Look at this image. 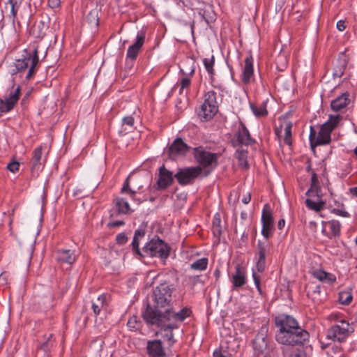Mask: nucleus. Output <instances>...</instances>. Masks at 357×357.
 Here are the masks:
<instances>
[{
    "instance_id": "nucleus-1",
    "label": "nucleus",
    "mask_w": 357,
    "mask_h": 357,
    "mask_svg": "<svg viewBox=\"0 0 357 357\" xmlns=\"http://www.w3.org/2000/svg\"><path fill=\"white\" fill-rule=\"evenodd\" d=\"M275 325L279 328L275 334L276 341L287 347L303 346L310 337L309 333L298 325L295 318L290 315H280L275 318Z\"/></svg>"
},
{
    "instance_id": "nucleus-2",
    "label": "nucleus",
    "mask_w": 357,
    "mask_h": 357,
    "mask_svg": "<svg viewBox=\"0 0 357 357\" xmlns=\"http://www.w3.org/2000/svg\"><path fill=\"white\" fill-rule=\"evenodd\" d=\"M174 291L173 284L167 282L161 283L153 290L154 303L153 306L147 304L145 311L142 313L144 321L154 325L153 318L160 319L169 310L173 308V296Z\"/></svg>"
},
{
    "instance_id": "nucleus-3",
    "label": "nucleus",
    "mask_w": 357,
    "mask_h": 357,
    "mask_svg": "<svg viewBox=\"0 0 357 357\" xmlns=\"http://www.w3.org/2000/svg\"><path fill=\"white\" fill-rule=\"evenodd\" d=\"M341 119L340 114L330 115L328 120L324 123L318 134L313 126H310V143L312 150L316 146L328 144L331 142V133L337 127Z\"/></svg>"
},
{
    "instance_id": "nucleus-4",
    "label": "nucleus",
    "mask_w": 357,
    "mask_h": 357,
    "mask_svg": "<svg viewBox=\"0 0 357 357\" xmlns=\"http://www.w3.org/2000/svg\"><path fill=\"white\" fill-rule=\"evenodd\" d=\"M39 64V56L38 47H34L32 50H24L22 58L17 59L14 63V68L11 74L16 75L27 69L29 66L26 79L29 80L35 75Z\"/></svg>"
},
{
    "instance_id": "nucleus-5",
    "label": "nucleus",
    "mask_w": 357,
    "mask_h": 357,
    "mask_svg": "<svg viewBox=\"0 0 357 357\" xmlns=\"http://www.w3.org/2000/svg\"><path fill=\"white\" fill-rule=\"evenodd\" d=\"M192 312L188 307H183L179 312H175L173 308L169 310V312H167L160 319L153 318L154 325L165 329L173 330L178 328V326L176 321H183L187 317H190Z\"/></svg>"
},
{
    "instance_id": "nucleus-6",
    "label": "nucleus",
    "mask_w": 357,
    "mask_h": 357,
    "mask_svg": "<svg viewBox=\"0 0 357 357\" xmlns=\"http://www.w3.org/2000/svg\"><path fill=\"white\" fill-rule=\"evenodd\" d=\"M170 250V246L158 236L146 243L142 249L144 257H158L162 260L169 257Z\"/></svg>"
},
{
    "instance_id": "nucleus-7",
    "label": "nucleus",
    "mask_w": 357,
    "mask_h": 357,
    "mask_svg": "<svg viewBox=\"0 0 357 357\" xmlns=\"http://www.w3.org/2000/svg\"><path fill=\"white\" fill-rule=\"evenodd\" d=\"M218 111L217 93L214 91L205 93L204 103L201 105L198 113L199 116L204 121H208L216 114Z\"/></svg>"
},
{
    "instance_id": "nucleus-8",
    "label": "nucleus",
    "mask_w": 357,
    "mask_h": 357,
    "mask_svg": "<svg viewBox=\"0 0 357 357\" xmlns=\"http://www.w3.org/2000/svg\"><path fill=\"white\" fill-rule=\"evenodd\" d=\"M192 153L195 161L199 164L198 167L206 169L208 167H216L218 155L217 153H211L202 146L192 149Z\"/></svg>"
},
{
    "instance_id": "nucleus-9",
    "label": "nucleus",
    "mask_w": 357,
    "mask_h": 357,
    "mask_svg": "<svg viewBox=\"0 0 357 357\" xmlns=\"http://www.w3.org/2000/svg\"><path fill=\"white\" fill-rule=\"evenodd\" d=\"M203 172L200 167H188L178 169L174 177L181 185H191Z\"/></svg>"
},
{
    "instance_id": "nucleus-10",
    "label": "nucleus",
    "mask_w": 357,
    "mask_h": 357,
    "mask_svg": "<svg viewBox=\"0 0 357 357\" xmlns=\"http://www.w3.org/2000/svg\"><path fill=\"white\" fill-rule=\"evenodd\" d=\"M268 326H262L252 342L255 355L257 356H266L268 353Z\"/></svg>"
},
{
    "instance_id": "nucleus-11",
    "label": "nucleus",
    "mask_w": 357,
    "mask_h": 357,
    "mask_svg": "<svg viewBox=\"0 0 357 357\" xmlns=\"http://www.w3.org/2000/svg\"><path fill=\"white\" fill-rule=\"evenodd\" d=\"M262 229L261 234L267 240L274 230V219L273 211L269 204L264 205L261 214Z\"/></svg>"
},
{
    "instance_id": "nucleus-12",
    "label": "nucleus",
    "mask_w": 357,
    "mask_h": 357,
    "mask_svg": "<svg viewBox=\"0 0 357 357\" xmlns=\"http://www.w3.org/2000/svg\"><path fill=\"white\" fill-rule=\"evenodd\" d=\"M192 149L183 142L182 138L177 137L168 148V156L172 160H176L178 157L185 156Z\"/></svg>"
},
{
    "instance_id": "nucleus-13",
    "label": "nucleus",
    "mask_w": 357,
    "mask_h": 357,
    "mask_svg": "<svg viewBox=\"0 0 357 357\" xmlns=\"http://www.w3.org/2000/svg\"><path fill=\"white\" fill-rule=\"evenodd\" d=\"M341 325H334L327 331V337L334 341L344 342L349 335V323L344 320L340 321Z\"/></svg>"
},
{
    "instance_id": "nucleus-14",
    "label": "nucleus",
    "mask_w": 357,
    "mask_h": 357,
    "mask_svg": "<svg viewBox=\"0 0 357 357\" xmlns=\"http://www.w3.org/2000/svg\"><path fill=\"white\" fill-rule=\"evenodd\" d=\"M254 142L255 140L250 137L248 130L243 123H241L238 131L231 140V143L234 147H243V145H251Z\"/></svg>"
},
{
    "instance_id": "nucleus-15",
    "label": "nucleus",
    "mask_w": 357,
    "mask_h": 357,
    "mask_svg": "<svg viewBox=\"0 0 357 357\" xmlns=\"http://www.w3.org/2000/svg\"><path fill=\"white\" fill-rule=\"evenodd\" d=\"M158 171V178L156 183L157 189L164 190L173 183L175 177L173 173L167 169L164 165L159 168Z\"/></svg>"
},
{
    "instance_id": "nucleus-16",
    "label": "nucleus",
    "mask_w": 357,
    "mask_h": 357,
    "mask_svg": "<svg viewBox=\"0 0 357 357\" xmlns=\"http://www.w3.org/2000/svg\"><path fill=\"white\" fill-rule=\"evenodd\" d=\"M232 290H238L243 287L247 282L246 268L241 264H238L235 266V272L231 278Z\"/></svg>"
},
{
    "instance_id": "nucleus-17",
    "label": "nucleus",
    "mask_w": 357,
    "mask_h": 357,
    "mask_svg": "<svg viewBox=\"0 0 357 357\" xmlns=\"http://www.w3.org/2000/svg\"><path fill=\"white\" fill-rule=\"evenodd\" d=\"M241 81L244 84H248L254 81L253 57L249 54L244 61Z\"/></svg>"
},
{
    "instance_id": "nucleus-18",
    "label": "nucleus",
    "mask_w": 357,
    "mask_h": 357,
    "mask_svg": "<svg viewBox=\"0 0 357 357\" xmlns=\"http://www.w3.org/2000/svg\"><path fill=\"white\" fill-rule=\"evenodd\" d=\"M145 40V33L144 32L139 33L136 37V41L134 44L128 47L127 52V59L134 61L137 59Z\"/></svg>"
},
{
    "instance_id": "nucleus-19",
    "label": "nucleus",
    "mask_w": 357,
    "mask_h": 357,
    "mask_svg": "<svg viewBox=\"0 0 357 357\" xmlns=\"http://www.w3.org/2000/svg\"><path fill=\"white\" fill-rule=\"evenodd\" d=\"M147 354L150 357H165L166 353L162 342L159 340H150L147 342Z\"/></svg>"
},
{
    "instance_id": "nucleus-20",
    "label": "nucleus",
    "mask_w": 357,
    "mask_h": 357,
    "mask_svg": "<svg viewBox=\"0 0 357 357\" xmlns=\"http://www.w3.org/2000/svg\"><path fill=\"white\" fill-rule=\"evenodd\" d=\"M305 195L310 197H317V198H321V197L322 196L318 177L314 172H312L310 188L306 192Z\"/></svg>"
},
{
    "instance_id": "nucleus-21",
    "label": "nucleus",
    "mask_w": 357,
    "mask_h": 357,
    "mask_svg": "<svg viewBox=\"0 0 357 357\" xmlns=\"http://www.w3.org/2000/svg\"><path fill=\"white\" fill-rule=\"evenodd\" d=\"M349 96L348 93H344L337 97L331 103V109L334 112H339L346 107L350 102Z\"/></svg>"
},
{
    "instance_id": "nucleus-22",
    "label": "nucleus",
    "mask_w": 357,
    "mask_h": 357,
    "mask_svg": "<svg viewBox=\"0 0 357 357\" xmlns=\"http://www.w3.org/2000/svg\"><path fill=\"white\" fill-rule=\"evenodd\" d=\"M56 259L61 263L72 264L75 261L76 257L70 250H59L56 252Z\"/></svg>"
},
{
    "instance_id": "nucleus-23",
    "label": "nucleus",
    "mask_w": 357,
    "mask_h": 357,
    "mask_svg": "<svg viewBox=\"0 0 357 357\" xmlns=\"http://www.w3.org/2000/svg\"><path fill=\"white\" fill-rule=\"evenodd\" d=\"M43 147L41 146L36 148L33 151V157L31 161V170L33 173L38 171L43 165L42 162Z\"/></svg>"
},
{
    "instance_id": "nucleus-24",
    "label": "nucleus",
    "mask_w": 357,
    "mask_h": 357,
    "mask_svg": "<svg viewBox=\"0 0 357 357\" xmlns=\"http://www.w3.org/2000/svg\"><path fill=\"white\" fill-rule=\"evenodd\" d=\"M114 204L119 214H129L132 212L128 202L124 198L116 197Z\"/></svg>"
},
{
    "instance_id": "nucleus-25",
    "label": "nucleus",
    "mask_w": 357,
    "mask_h": 357,
    "mask_svg": "<svg viewBox=\"0 0 357 357\" xmlns=\"http://www.w3.org/2000/svg\"><path fill=\"white\" fill-rule=\"evenodd\" d=\"M17 102L15 98H11L10 96L6 97L5 99H0V112H9L13 109Z\"/></svg>"
},
{
    "instance_id": "nucleus-26",
    "label": "nucleus",
    "mask_w": 357,
    "mask_h": 357,
    "mask_svg": "<svg viewBox=\"0 0 357 357\" xmlns=\"http://www.w3.org/2000/svg\"><path fill=\"white\" fill-rule=\"evenodd\" d=\"M47 29L48 26L43 21H40L33 25L31 33L36 38H43Z\"/></svg>"
},
{
    "instance_id": "nucleus-27",
    "label": "nucleus",
    "mask_w": 357,
    "mask_h": 357,
    "mask_svg": "<svg viewBox=\"0 0 357 357\" xmlns=\"http://www.w3.org/2000/svg\"><path fill=\"white\" fill-rule=\"evenodd\" d=\"M121 193H128V195H130L132 200L137 202L138 204L143 202V200H141L136 197L137 191L133 190L130 188V176L127 177L126 181H124L123 187L121 188Z\"/></svg>"
},
{
    "instance_id": "nucleus-28",
    "label": "nucleus",
    "mask_w": 357,
    "mask_h": 357,
    "mask_svg": "<svg viewBox=\"0 0 357 357\" xmlns=\"http://www.w3.org/2000/svg\"><path fill=\"white\" fill-rule=\"evenodd\" d=\"M235 156L239 162V165L248 168V163L247 162L248 151L243 149V147H238L235 153Z\"/></svg>"
},
{
    "instance_id": "nucleus-29",
    "label": "nucleus",
    "mask_w": 357,
    "mask_h": 357,
    "mask_svg": "<svg viewBox=\"0 0 357 357\" xmlns=\"http://www.w3.org/2000/svg\"><path fill=\"white\" fill-rule=\"evenodd\" d=\"M266 104L267 100L264 101L259 105H251L250 107L252 109V112L257 117L265 116L268 114V111L266 109Z\"/></svg>"
},
{
    "instance_id": "nucleus-30",
    "label": "nucleus",
    "mask_w": 357,
    "mask_h": 357,
    "mask_svg": "<svg viewBox=\"0 0 357 357\" xmlns=\"http://www.w3.org/2000/svg\"><path fill=\"white\" fill-rule=\"evenodd\" d=\"M327 225L331 231V234L328 236L330 238H331L333 236L336 237L340 236L341 225L339 221L336 220H332L328 221Z\"/></svg>"
},
{
    "instance_id": "nucleus-31",
    "label": "nucleus",
    "mask_w": 357,
    "mask_h": 357,
    "mask_svg": "<svg viewBox=\"0 0 357 357\" xmlns=\"http://www.w3.org/2000/svg\"><path fill=\"white\" fill-rule=\"evenodd\" d=\"M318 199H320V198H318ZM325 202L318 200L317 202L313 201L311 199H307L305 200V205L306 206L313 211H315L317 212L320 211L324 208Z\"/></svg>"
},
{
    "instance_id": "nucleus-32",
    "label": "nucleus",
    "mask_w": 357,
    "mask_h": 357,
    "mask_svg": "<svg viewBox=\"0 0 357 357\" xmlns=\"http://www.w3.org/2000/svg\"><path fill=\"white\" fill-rule=\"evenodd\" d=\"M283 354L285 357H305L303 352L294 347L290 348H284L282 350Z\"/></svg>"
},
{
    "instance_id": "nucleus-33",
    "label": "nucleus",
    "mask_w": 357,
    "mask_h": 357,
    "mask_svg": "<svg viewBox=\"0 0 357 357\" xmlns=\"http://www.w3.org/2000/svg\"><path fill=\"white\" fill-rule=\"evenodd\" d=\"M105 301H106V296L102 294V295H100L97 298L96 303H93L92 309H93V313L95 314V315H98L100 314L101 308L104 306Z\"/></svg>"
},
{
    "instance_id": "nucleus-34",
    "label": "nucleus",
    "mask_w": 357,
    "mask_h": 357,
    "mask_svg": "<svg viewBox=\"0 0 357 357\" xmlns=\"http://www.w3.org/2000/svg\"><path fill=\"white\" fill-rule=\"evenodd\" d=\"M214 62L215 59L213 55H212L211 58H204L203 60L204 67L208 73L210 75L211 79H213V77L215 75V71L213 69Z\"/></svg>"
},
{
    "instance_id": "nucleus-35",
    "label": "nucleus",
    "mask_w": 357,
    "mask_h": 357,
    "mask_svg": "<svg viewBox=\"0 0 357 357\" xmlns=\"http://www.w3.org/2000/svg\"><path fill=\"white\" fill-rule=\"evenodd\" d=\"M208 261L206 257L199 259L190 265V268L193 270L204 271L207 268Z\"/></svg>"
},
{
    "instance_id": "nucleus-36",
    "label": "nucleus",
    "mask_w": 357,
    "mask_h": 357,
    "mask_svg": "<svg viewBox=\"0 0 357 357\" xmlns=\"http://www.w3.org/2000/svg\"><path fill=\"white\" fill-rule=\"evenodd\" d=\"M292 123L288 122L287 123L284 128V142L289 145L291 146L292 144V139H291V128H292Z\"/></svg>"
},
{
    "instance_id": "nucleus-37",
    "label": "nucleus",
    "mask_w": 357,
    "mask_h": 357,
    "mask_svg": "<svg viewBox=\"0 0 357 357\" xmlns=\"http://www.w3.org/2000/svg\"><path fill=\"white\" fill-rule=\"evenodd\" d=\"M127 326L130 330L136 331L140 328L141 321L138 319L137 316H132L129 319Z\"/></svg>"
},
{
    "instance_id": "nucleus-38",
    "label": "nucleus",
    "mask_w": 357,
    "mask_h": 357,
    "mask_svg": "<svg viewBox=\"0 0 357 357\" xmlns=\"http://www.w3.org/2000/svg\"><path fill=\"white\" fill-rule=\"evenodd\" d=\"M352 301V295L350 292L342 291L339 294V301L343 305H349Z\"/></svg>"
},
{
    "instance_id": "nucleus-39",
    "label": "nucleus",
    "mask_w": 357,
    "mask_h": 357,
    "mask_svg": "<svg viewBox=\"0 0 357 357\" xmlns=\"http://www.w3.org/2000/svg\"><path fill=\"white\" fill-rule=\"evenodd\" d=\"M258 250V259L257 260H266V255L267 252L266 247L264 243L259 241L257 243Z\"/></svg>"
},
{
    "instance_id": "nucleus-40",
    "label": "nucleus",
    "mask_w": 357,
    "mask_h": 357,
    "mask_svg": "<svg viewBox=\"0 0 357 357\" xmlns=\"http://www.w3.org/2000/svg\"><path fill=\"white\" fill-rule=\"evenodd\" d=\"M140 240L141 239H139L137 236H134L131 245L132 251L135 255H137L141 257H144V255H143L139 248Z\"/></svg>"
},
{
    "instance_id": "nucleus-41",
    "label": "nucleus",
    "mask_w": 357,
    "mask_h": 357,
    "mask_svg": "<svg viewBox=\"0 0 357 357\" xmlns=\"http://www.w3.org/2000/svg\"><path fill=\"white\" fill-rule=\"evenodd\" d=\"M347 63L345 61H343L340 66H337L334 68L333 75L334 77H341L343 74L344 69L346 68Z\"/></svg>"
},
{
    "instance_id": "nucleus-42",
    "label": "nucleus",
    "mask_w": 357,
    "mask_h": 357,
    "mask_svg": "<svg viewBox=\"0 0 357 357\" xmlns=\"http://www.w3.org/2000/svg\"><path fill=\"white\" fill-rule=\"evenodd\" d=\"M252 278L257 291L260 295H263V291L261 288V277L258 275L255 270H252Z\"/></svg>"
},
{
    "instance_id": "nucleus-43",
    "label": "nucleus",
    "mask_w": 357,
    "mask_h": 357,
    "mask_svg": "<svg viewBox=\"0 0 357 357\" xmlns=\"http://www.w3.org/2000/svg\"><path fill=\"white\" fill-rule=\"evenodd\" d=\"M9 3L11 6L10 13H11V16L13 18V20H12L13 23L15 24L16 22L18 24V26H20V22L17 17V8L19 6V5H14V3Z\"/></svg>"
},
{
    "instance_id": "nucleus-44",
    "label": "nucleus",
    "mask_w": 357,
    "mask_h": 357,
    "mask_svg": "<svg viewBox=\"0 0 357 357\" xmlns=\"http://www.w3.org/2000/svg\"><path fill=\"white\" fill-rule=\"evenodd\" d=\"M86 20L90 24L98 25L99 20L97 16V12L95 10L91 11L86 16Z\"/></svg>"
},
{
    "instance_id": "nucleus-45",
    "label": "nucleus",
    "mask_w": 357,
    "mask_h": 357,
    "mask_svg": "<svg viewBox=\"0 0 357 357\" xmlns=\"http://www.w3.org/2000/svg\"><path fill=\"white\" fill-rule=\"evenodd\" d=\"M327 274L328 273L323 270H317L313 272L314 277L321 282L326 281Z\"/></svg>"
},
{
    "instance_id": "nucleus-46",
    "label": "nucleus",
    "mask_w": 357,
    "mask_h": 357,
    "mask_svg": "<svg viewBox=\"0 0 357 357\" xmlns=\"http://www.w3.org/2000/svg\"><path fill=\"white\" fill-rule=\"evenodd\" d=\"M191 83L190 79L188 77H184L181 79V88L179 90V93H181L183 90L187 89L190 86Z\"/></svg>"
},
{
    "instance_id": "nucleus-47",
    "label": "nucleus",
    "mask_w": 357,
    "mask_h": 357,
    "mask_svg": "<svg viewBox=\"0 0 357 357\" xmlns=\"http://www.w3.org/2000/svg\"><path fill=\"white\" fill-rule=\"evenodd\" d=\"M116 243L119 245H124L128 241V237L125 233H120L116 237Z\"/></svg>"
},
{
    "instance_id": "nucleus-48",
    "label": "nucleus",
    "mask_w": 357,
    "mask_h": 357,
    "mask_svg": "<svg viewBox=\"0 0 357 357\" xmlns=\"http://www.w3.org/2000/svg\"><path fill=\"white\" fill-rule=\"evenodd\" d=\"M20 163L17 161H11L10 163L7 165V169L15 173L19 170Z\"/></svg>"
},
{
    "instance_id": "nucleus-49",
    "label": "nucleus",
    "mask_w": 357,
    "mask_h": 357,
    "mask_svg": "<svg viewBox=\"0 0 357 357\" xmlns=\"http://www.w3.org/2000/svg\"><path fill=\"white\" fill-rule=\"evenodd\" d=\"M266 268V260H257L256 263V270L259 273H263Z\"/></svg>"
},
{
    "instance_id": "nucleus-50",
    "label": "nucleus",
    "mask_w": 357,
    "mask_h": 357,
    "mask_svg": "<svg viewBox=\"0 0 357 357\" xmlns=\"http://www.w3.org/2000/svg\"><path fill=\"white\" fill-rule=\"evenodd\" d=\"M332 213L337 215H340V216L344 217V218L349 217V214L348 212H347L346 211H344V210L338 209V208H333L332 211Z\"/></svg>"
},
{
    "instance_id": "nucleus-51",
    "label": "nucleus",
    "mask_w": 357,
    "mask_h": 357,
    "mask_svg": "<svg viewBox=\"0 0 357 357\" xmlns=\"http://www.w3.org/2000/svg\"><path fill=\"white\" fill-rule=\"evenodd\" d=\"M123 124L127 125L130 127L134 126V118L132 116H128L123 119Z\"/></svg>"
},
{
    "instance_id": "nucleus-52",
    "label": "nucleus",
    "mask_w": 357,
    "mask_h": 357,
    "mask_svg": "<svg viewBox=\"0 0 357 357\" xmlns=\"http://www.w3.org/2000/svg\"><path fill=\"white\" fill-rule=\"evenodd\" d=\"M164 331L165 329L163 328H162ZM168 330V333L165 335V337L167 338V340L169 342V344L170 346H172L174 343V334L172 333V330H170V329H165V331Z\"/></svg>"
},
{
    "instance_id": "nucleus-53",
    "label": "nucleus",
    "mask_w": 357,
    "mask_h": 357,
    "mask_svg": "<svg viewBox=\"0 0 357 357\" xmlns=\"http://www.w3.org/2000/svg\"><path fill=\"white\" fill-rule=\"evenodd\" d=\"M213 357H230V354L225 351L215 350L213 352Z\"/></svg>"
},
{
    "instance_id": "nucleus-54",
    "label": "nucleus",
    "mask_w": 357,
    "mask_h": 357,
    "mask_svg": "<svg viewBox=\"0 0 357 357\" xmlns=\"http://www.w3.org/2000/svg\"><path fill=\"white\" fill-rule=\"evenodd\" d=\"M48 5L51 8H57L60 7L61 1L60 0H48Z\"/></svg>"
},
{
    "instance_id": "nucleus-55",
    "label": "nucleus",
    "mask_w": 357,
    "mask_h": 357,
    "mask_svg": "<svg viewBox=\"0 0 357 357\" xmlns=\"http://www.w3.org/2000/svg\"><path fill=\"white\" fill-rule=\"evenodd\" d=\"M124 225H125V222L123 220H116V221H113V222H109L107 224V227L109 228H114V227L122 226Z\"/></svg>"
},
{
    "instance_id": "nucleus-56",
    "label": "nucleus",
    "mask_w": 357,
    "mask_h": 357,
    "mask_svg": "<svg viewBox=\"0 0 357 357\" xmlns=\"http://www.w3.org/2000/svg\"><path fill=\"white\" fill-rule=\"evenodd\" d=\"M212 231L214 236L220 238L222 234V228L220 227L212 226Z\"/></svg>"
},
{
    "instance_id": "nucleus-57",
    "label": "nucleus",
    "mask_w": 357,
    "mask_h": 357,
    "mask_svg": "<svg viewBox=\"0 0 357 357\" xmlns=\"http://www.w3.org/2000/svg\"><path fill=\"white\" fill-rule=\"evenodd\" d=\"M145 230L144 229H138L135 231V236H137L139 239H142L145 236Z\"/></svg>"
},
{
    "instance_id": "nucleus-58",
    "label": "nucleus",
    "mask_w": 357,
    "mask_h": 357,
    "mask_svg": "<svg viewBox=\"0 0 357 357\" xmlns=\"http://www.w3.org/2000/svg\"><path fill=\"white\" fill-rule=\"evenodd\" d=\"M20 86H17V89L15 90V91L13 93H11L9 96H10L11 98H15L16 99V101L17 102L19 98H20Z\"/></svg>"
},
{
    "instance_id": "nucleus-59",
    "label": "nucleus",
    "mask_w": 357,
    "mask_h": 357,
    "mask_svg": "<svg viewBox=\"0 0 357 357\" xmlns=\"http://www.w3.org/2000/svg\"><path fill=\"white\" fill-rule=\"evenodd\" d=\"M335 280H336L335 276L331 273H328L327 277L326 278V281H324V282H327L328 284H333L335 282Z\"/></svg>"
},
{
    "instance_id": "nucleus-60",
    "label": "nucleus",
    "mask_w": 357,
    "mask_h": 357,
    "mask_svg": "<svg viewBox=\"0 0 357 357\" xmlns=\"http://www.w3.org/2000/svg\"><path fill=\"white\" fill-rule=\"evenodd\" d=\"M220 223H221L220 216L219 214L217 213L214 216L212 226L220 227L221 226Z\"/></svg>"
},
{
    "instance_id": "nucleus-61",
    "label": "nucleus",
    "mask_w": 357,
    "mask_h": 357,
    "mask_svg": "<svg viewBox=\"0 0 357 357\" xmlns=\"http://www.w3.org/2000/svg\"><path fill=\"white\" fill-rule=\"evenodd\" d=\"M52 337V335H50V337H48L47 340L45 342H43L40 346V349L43 350L44 351H47L49 349H50V345H49V342H48V340H50V338Z\"/></svg>"
},
{
    "instance_id": "nucleus-62",
    "label": "nucleus",
    "mask_w": 357,
    "mask_h": 357,
    "mask_svg": "<svg viewBox=\"0 0 357 357\" xmlns=\"http://www.w3.org/2000/svg\"><path fill=\"white\" fill-rule=\"evenodd\" d=\"M337 29L341 31H344L346 29L345 22L344 20H339L337 22Z\"/></svg>"
},
{
    "instance_id": "nucleus-63",
    "label": "nucleus",
    "mask_w": 357,
    "mask_h": 357,
    "mask_svg": "<svg viewBox=\"0 0 357 357\" xmlns=\"http://www.w3.org/2000/svg\"><path fill=\"white\" fill-rule=\"evenodd\" d=\"M251 200V195L248 194L247 196L244 197L242 199V202L245 204H248Z\"/></svg>"
},
{
    "instance_id": "nucleus-64",
    "label": "nucleus",
    "mask_w": 357,
    "mask_h": 357,
    "mask_svg": "<svg viewBox=\"0 0 357 357\" xmlns=\"http://www.w3.org/2000/svg\"><path fill=\"white\" fill-rule=\"evenodd\" d=\"M284 225H285V220L284 219H280L278 223V229H282L284 227Z\"/></svg>"
}]
</instances>
